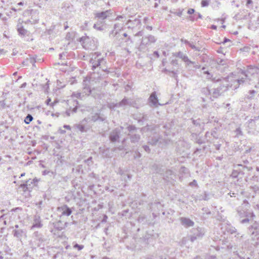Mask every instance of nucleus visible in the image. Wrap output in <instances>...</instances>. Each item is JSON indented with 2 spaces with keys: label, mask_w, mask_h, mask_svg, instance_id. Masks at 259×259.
<instances>
[{
  "label": "nucleus",
  "mask_w": 259,
  "mask_h": 259,
  "mask_svg": "<svg viewBox=\"0 0 259 259\" xmlns=\"http://www.w3.org/2000/svg\"><path fill=\"white\" fill-rule=\"evenodd\" d=\"M80 41L81 42L83 47L86 50L93 49L94 46L91 44V40L88 36H83L80 38Z\"/></svg>",
  "instance_id": "6"
},
{
  "label": "nucleus",
  "mask_w": 259,
  "mask_h": 259,
  "mask_svg": "<svg viewBox=\"0 0 259 259\" xmlns=\"http://www.w3.org/2000/svg\"><path fill=\"white\" fill-rule=\"evenodd\" d=\"M105 119L106 117L100 116V115L98 113H96L91 117V120L93 121V122H95L98 120L101 121H104V120H105Z\"/></svg>",
  "instance_id": "18"
},
{
  "label": "nucleus",
  "mask_w": 259,
  "mask_h": 259,
  "mask_svg": "<svg viewBox=\"0 0 259 259\" xmlns=\"http://www.w3.org/2000/svg\"><path fill=\"white\" fill-rule=\"evenodd\" d=\"M174 56L181 59L186 64L189 65V64H194L195 62L190 61L186 54L183 53L182 52H179L174 54Z\"/></svg>",
  "instance_id": "8"
},
{
  "label": "nucleus",
  "mask_w": 259,
  "mask_h": 259,
  "mask_svg": "<svg viewBox=\"0 0 259 259\" xmlns=\"http://www.w3.org/2000/svg\"><path fill=\"white\" fill-rule=\"evenodd\" d=\"M73 248H77L78 250H81L84 248V246L82 245H79L77 243H75L73 246Z\"/></svg>",
  "instance_id": "33"
},
{
  "label": "nucleus",
  "mask_w": 259,
  "mask_h": 259,
  "mask_svg": "<svg viewBox=\"0 0 259 259\" xmlns=\"http://www.w3.org/2000/svg\"><path fill=\"white\" fill-rule=\"evenodd\" d=\"M183 11V10H179L177 12L175 13V14L177 16L181 17L182 15Z\"/></svg>",
  "instance_id": "47"
},
{
  "label": "nucleus",
  "mask_w": 259,
  "mask_h": 259,
  "mask_svg": "<svg viewBox=\"0 0 259 259\" xmlns=\"http://www.w3.org/2000/svg\"><path fill=\"white\" fill-rule=\"evenodd\" d=\"M201 92L206 95H210L211 94V92L209 89L207 88H203L201 89Z\"/></svg>",
  "instance_id": "30"
},
{
  "label": "nucleus",
  "mask_w": 259,
  "mask_h": 259,
  "mask_svg": "<svg viewBox=\"0 0 259 259\" xmlns=\"http://www.w3.org/2000/svg\"><path fill=\"white\" fill-rule=\"evenodd\" d=\"M249 221V219L248 218H246L245 219H243L241 221H240V223H242V224H245V223H248Z\"/></svg>",
  "instance_id": "50"
},
{
  "label": "nucleus",
  "mask_w": 259,
  "mask_h": 259,
  "mask_svg": "<svg viewBox=\"0 0 259 259\" xmlns=\"http://www.w3.org/2000/svg\"><path fill=\"white\" fill-rule=\"evenodd\" d=\"M129 25L128 27H134L133 25H135L136 26H140L141 22L140 20L138 19H135L134 20H128L127 23Z\"/></svg>",
  "instance_id": "20"
},
{
  "label": "nucleus",
  "mask_w": 259,
  "mask_h": 259,
  "mask_svg": "<svg viewBox=\"0 0 259 259\" xmlns=\"http://www.w3.org/2000/svg\"><path fill=\"white\" fill-rule=\"evenodd\" d=\"M130 105V102L125 98L123 99L120 102L117 103L118 108H122L123 109H124L126 106Z\"/></svg>",
  "instance_id": "15"
},
{
  "label": "nucleus",
  "mask_w": 259,
  "mask_h": 259,
  "mask_svg": "<svg viewBox=\"0 0 259 259\" xmlns=\"http://www.w3.org/2000/svg\"><path fill=\"white\" fill-rule=\"evenodd\" d=\"M93 27L97 30L103 31L104 29V26L99 23H96L94 25Z\"/></svg>",
  "instance_id": "25"
},
{
  "label": "nucleus",
  "mask_w": 259,
  "mask_h": 259,
  "mask_svg": "<svg viewBox=\"0 0 259 259\" xmlns=\"http://www.w3.org/2000/svg\"><path fill=\"white\" fill-rule=\"evenodd\" d=\"M134 158H138L141 157V154L138 151H135V154L134 156Z\"/></svg>",
  "instance_id": "40"
},
{
  "label": "nucleus",
  "mask_w": 259,
  "mask_h": 259,
  "mask_svg": "<svg viewBox=\"0 0 259 259\" xmlns=\"http://www.w3.org/2000/svg\"><path fill=\"white\" fill-rule=\"evenodd\" d=\"M148 143L152 145H156L157 143H161V139L156 137H152L149 140Z\"/></svg>",
  "instance_id": "21"
},
{
  "label": "nucleus",
  "mask_w": 259,
  "mask_h": 259,
  "mask_svg": "<svg viewBox=\"0 0 259 259\" xmlns=\"http://www.w3.org/2000/svg\"><path fill=\"white\" fill-rule=\"evenodd\" d=\"M222 90V87H220L217 89H212V92H211V94L210 95L211 96V97L210 98V99L211 100H213L212 98H218L221 95V93H220V91H221Z\"/></svg>",
  "instance_id": "13"
},
{
  "label": "nucleus",
  "mask_w": 259,
  "mask_h": 259,
  "mask_svg": "<svg viewBox=\"0 0 259 259\" xmlns=\"http://www.w3.org/2000/svg\"><path fill=\"white\" fill-rule=\"evenodd\" d=\"M192 122L193 124L196 125V126H200V120L199 119H198L197 120H193Z\"/></svg>",
  "instance_id": "36"
},
{
  "label": "nucleus",
  "mask_w": 259,
  "mask_h": 259,
  "mask_svg": "<svg viewBox=\"0 0 259 259\" xmlns=\"http://www.w3.org/2000/svg\"><path fill=\"white\" fill-rule=\"evenodd\" d=\"M143 148L147 152L150 153V149L149 148V146L147 145L143 146Z\"/></svg>",
  "instance_id": "49"
},
{
  "label": "nucleus",
  "mask_w": 259,
  "mask_h": 259,
  "mask_svg": "<svg viewBox=\"0 0 259 259\" xmlns=\"http://www.w3.org/2000/svg\"><path fill=\"white\" fill-rule=\"evenodd\" d=\"M46 239L44 236L38 232H35L32 236V240L30 241V245L32 248L36 247L44 248L45 245Z\"/></svg>",
  "instance_id": "2"
},
{
  "label": "nucleus",
  "mask_w": 259,
  "mask_h": 259,
  "mask_svg": "<svg viewBox=\"0 0 259 259\" xmlns=\"http://www.w3.org/2000/svg\"><path fill=\"white\" fill-rule=\"evenodd\" d=\"M237 213L240 218L246 216V212L242 209L238 208L237 209Z\"/></svg>",
  "instance_id": "29"
},
{
  "label": "nucleus",
  "mask_w": 259,
  "mask_h": 259,
  "mask_svg": "<svg viewBox=\"0 0 259 259\" xmlns=\"http://www.w3.org/2000/svg\"><path fill=\"white\" fill-rule=\"evenodd\" d=\"M121 28L122 27L120 24L116 23L114 24V28L115 30H120Z\"/></svg>",
  "instance_id": "38"
},
{
  "label": "nucleus",
  "mask_w": 259,
  "mask_h": 259,
  "mask_svg": "<svg viewBox=\"0 0 259 259\" xmlns=\"http://www.w3.org/2000/svg\"><path fill=\"white\" fill-rule=\"evenodd\" d=\"M209 1L207 0H203L201 2V5L202 7H207L209 5Z\"/></svg>",
  "instance_id": "34"
},
{
  "label": "nucleus",
  "mask_w": 259,
  "mask_h": 259,
  "mask_svg": "<svg viewBox=\"0 0 259 259\" xmlns=\"http://www.w3.org/2000/svg\"><path fill=\"white\" fill-rule=\"evenodd\" d=\"M77 110V107H74L72 110H69L66 111V113L68 116H69L70 115L71 112L75 113L76 112Z\"/></svg>",
  "instance_id": "32"
},
{
  "label": "nucleus",
  "mask_w": 259,
  "mask_h": 259,
  "mask_svg": "<svg viewBox=\"0 0 259 259\" xmlns=\"http://www.w3.org/2000/svg\"><path fill=\"white\" fill-rule=\"evenodd\" d=\"M108 107L112 110H115L116 108H118L117 103H115L114 102L108 103Z\"/></svg>",
  "instance_id": "28"
},
{
  "label": "nucleus",
  "mask_w": 259,
  "mask_h": 259,
  "mask_svg": "<svg viewBox=\"0 0 259 259\" xmlns=\"http://www.w3.org/2000/svg\"><path fill=\"white\" fill-rule=\"evenodd\" d=\"M33 120V117L30 114H28L24 119L26 124H29Z\"/></svg>",
  "instance_id": "26"
},
{
  "label": "nucleus",
  "mask_w": 259,
  "mask_h": 259,
  "mask_svg": "<svg viewBox=\"0 0 259 259\" xmlns=\"http://www.w3.org/2000/svg\"><path fill=\"white\" fill-rule=\"evenodd\" d=\"M29 62L30 63H31L33 66L34 65L35 63L36 62V61L34 58H30L29 59Z\"/></svg>",
  "instance_id": "53"
},
{
  "label": "nucleus",
  "mask_w": 259,
  "mask_h": 259,
  "mask_svg": "<svg viewBox=\"0 0 259 259\" xmlns=\"http://www.w3.org/2000/svg\"><path fill=\"white\" fill-rule=\"evenodd\" d=\"M252 1L251 0H247L246 6H248L249 5L251 4Z\"/></svg>",
  "instance_id": "63"
},
{
  "label": "nucleus",
  "mask_w": 259,
  "mask_h": 259,
  "mask_svg": "<svg viewBox=\"0 0 259 259\" xmlns=\"http://www.w3.org/2000/svg\"><path fill=\"white\" fill-rule=\"evenodd\" d=\"M141 44L144 45H147L150 44V43H149L148 40H147V38H146V37H145L143 38L142 41H141Z\"/></svg>",
  "instance_id": "35"
},
{
  "label": "nucleus",
  "mask_w": 259,
  "mask_h": 259,
  "mask_svg": "<svg viewBox=\"0 0 259 259\" xmlns=\"http://www.w3.org/2000/svg\"><path fill=\"white\" fill-rule=\"evenodd\" d=\"M109 138L112 142L117 141L119 138V132L117 130L113 131L110 135Z\"/></svg>",
  "instance_id": "12"
},
{
  "label": "nucleus",
  "mask_w": 259,
  "mask_h": 259,
  "mask_svg": "<svg viewBox=\"0 0 259 259\" xmlns=\"http://www.w3.org/2000/svg\"><path fill=\"white\" fill-rule=\"evenodd\" d=\"M143 35V32L142 31H139L138 32H137L135 35L136 36H141Z\"/></svg>",
  "instance_id": "57"
},
{
  "label": "nucleus",
  "mask_w": 259,
  "mask_h": 259,
  "mask_svg": "<svg viewBox=\"0 0 259 259\" xmlns=\"http://www.w3.org/2000/svg\"><path fill=\"white\" fill-rule=\"evenodd\" d=\"M189 46L193 49H195L196 50H198V49H197L196 47L193 45V44H192L191 43H189Z\"/></svg>",
  "instance_id": "56"
},
{
  "label": "nucleus",
  "mask_w": 259,
  "mask_h": 259,
  "mask_svg": "<svg viewBox=\"0 0 259 259\" xmlns=\"http://www.w3.org/2000/svg\"><path fill=\"white\" fill-rule=\"evenodd\" d=\"M84 91L83 92V93H84L87 95H89L90 94H91L92 91L90 90H89L88 88H84Z\"/></svg>",
  "instance_id": "45"
},
{
  "label": "nucleus",
  "mask_w": 259,
  "mask_h": 259,
  "mask_svg": "<svg viewBox=\"0 0 259 259\" xmlns=\"http://www.w3.org/2000/svg\"><path fill=\"white\" fill-rule=\"evenodd\" d=\"M42 225L41 223L40 218L39 216L35 215L34 219V223L31 227V229L34 228H40L42 227Z\"/></svg>",
  "instance_id": "14"
},
{
  "label": "nucleus",
  "mask_w": 259,
  "mask_h": 259,
  "mask_svg": "<svg viewBox=\"0 0 259 259\" xmlns=\"http://www.w3.org/2000/svg\"><path fill=\"white\" fill-rule=\"evenodd\" d=\"M63 127L65 128H66L67 130H71V127L69 125H64L63 126Z\"/></svg>",
  "instance_id": "61"
},
{
  "label": "nucleus",
  "mask_w": 259,
  "mask_h": 259,
  "mask_svg": "<svg viewBox=\"0 0 259 259\" xmlns=\"http://www.w3.org/2000/svg\"><path fill=\"white\" fill-rule=\"evenodd\" d=\"M67 223L63 224L61 221H59L55 224V227L58 230H62L67 226Z\"/></svg>",
  "instance_id": "22"
},
{
  "label": "nucleus",
  "mask_w": 259,
  "mask_h": 259,
  "mask_svg": "<svg viewBox=\"0 0 259 259\" xmlns=\"http://www.w3.org/2000/svg\"><path fill=\"white\" fill-rule=\"evenodd\" d=\"M57 210L61 213V216H69L72 212V209L66 204L58 207Z\"/></svg>",
  "instance_id": "7"
},
{
  "label": "nucleus",
  "mask_w": 259,
  "mask_h": 259,
  "mask_svg": "<svg viewBox=\"0 0 259 259\" xmlns=\"http://www.w3.org/2000/svg\"><path fill=\"white\" fill-rule=\"evenodd\" d=\"M145 219L146 218L144 216H140L138 218V221L140 222H143Z\"/></svg>",
  "instance_id": "52"
},
{
  "label": "nucleus",
  "mask_w": 259,
  "mask_h": 259,
  "mask_svg": "<svg viewBox=\"0 0 259 259\" xmlns=\"http://www.w3.org/2000/svg\"><path fill=\"white\" fill-rule=\"evenodd\" d=\"M209 199V195L205 192L202 199L204 200H208Z\"/></svg>",
  "instance_id": "41"
},
{
  "label": "nucleus",
  "mask_w": 259,
  "mask_h": 259,
  "mask_svg": "<svg viewBox=\"0 0 259 259\" xmlns=\"http://www.w3.org/2000/svg\"><path fill=\"white\" fill-rule=\"evenodd\" d=\"M211 80L213 82H218L221 80V79L219 78L217 79L215 77H212Z\"/></svg>",
  "instance_id": "54"
},
{
  "label": "nucleus",
  "mask_w": 259,
  "mask_h": 259,
  "mask_svg": "<svg viewBox=\"0 0 259 259\" xmlns=\"http://www.w3.org/2000/svg\"><path fill=\"white\" fill-rule=\"evenodd\" d=\"M256 92L254 90H250L248 92V95H247L246 98L248 99H251L253 98L255 95Z\"/></svg>",
  "instance_id": "27"
},
{
  "label": "nucleus",
  "mask_w": 259,
  "mask_h": 259,
  "mask_svg": "<svg viewBox=\"0 0 259 259\" xmlns=\"http://www.w3.org/2000/svg\"><path fill=\"white\" fill-rule=\"evenodd\" d=\"M180 221L181 224L186 228L192 227L194 224V223L192 220L187 218H180Z\"/></svg>",
  "instance_id": "11"
},
{
  "label": "nucleus",
  "mask_w": 259,
  "mask_h": 259,
  "mask_svg": "<svg viewBox=\"0 0 259 259\" xmlns=\"http://www.w3.org/2000/svg\"><path fill=\"white\" fill-rule=\"evenodd\" d=\"M257 224H254L253 225H252L251 227L249 228V231L250 233L252 234H254L255 233H257V231H255L257 230Z\"/></svg>",
  "instance_id": "24"
},
{
  "label": "nucleus",
  "mask_w": 259,
  "mask_h": 259,
  "mask_svg": "<svg viewBox=\"0 0 259 259\" xmlns=\"http://www.w3.org/2000/svg\"><path fill=\"white\" fill-rule=\"evenodd\" d=\"M171 64L173 65L177 66L178 65V61L177 59H174L171 60Z\"/></svg>",
  "instance_id": "48"
},
{
  "label": "nucleus",
  "mask_w": 259,
  "mask_h": 259,
  "mask_svg": "<svg viewBox=\"0 0 259 259\" xmlns=\"http://www.w3.org/2000/svg\"><path fill=\"white\" fill-rule=\"evenodd\" d=\"M171 72L172 73H173V74H174V77H175V78H176V77H177V73L176 72H175L174 71H172Z\"/></svg>",
  "instance_id": "64"
},
{
  "label": "nucleus",
  "mask_w": 259,
  "mask_h": 259,
  "mask_svg": "<svg viewBox=\"0 0 259 259\" xmlns=\"http://www.w3.org/2000/svg\"><path fill=\"white\" fill-rule=\"evenodd\" d=\"M12 233L14 236L20 241H21L22 238H26L27 237L26 230L23 229H14Z\"/></svg>",
  "instance_id": "5"
},
{
  "label": "nucleus",
  "mask_w": 259,
  "mask_h": 259,
  "mask_svg": "<svg viewBox=\"0 0 259 259\" xmlns=\"http://www.w3.org/2000/svg\"><path fill=\"white\" fill-rule=\"evenodd\" d=\"M46 103L47 105H51L52 106H53L54 105V104H55V102H54V103H51V99L50 98H49L47 100H46Z\"/></svg>",
  "instance_id": "42"
},
{
  "label": "nucleus",
  "mask_w": 259,
  "mask_h": 259,
  "mask_svg": "<svg viewBox=\"0 0 259 259\" xmlns=\"http://www.w3.org/2000/svg\"><path fill=\"white\" fill-rule=\"evenodd\" d=\"M127 128L128 131L131 132L136 130V127L134 125H129L127 126Z\"/></svg>",
  "instance_id": "37"
},
{
  "label": "nucleus",
  "mask_w": 259,
  "mask_h": 259,
  "mask_svg": "<svg viewBox=\"0 0 259 259\" xmlns=\"http://www.w3.org/2000/svg\"><path fill=\"white\" fill-rule=\"evenodd\" d=\"M235 133H236V136H237L239 135H242V132L240 129V128H239V127L236 128V130H235Z\"/></svg>",
  "instance_id": "39"
},
{
  "label": "nucleus",
  "mask_w": 259,
  "mask_h": 259,
  "mask_svg": "<svg viewBox=\"0 0 259 259\" xmlns=\"http://www.w3.org/2000/svg\"><path fill=\"white\" fill-rule=\"evenodd\" d=\"M212 77V75L210 73H208V75L206 76V79H211Z\"/></svg>",
  "instance_id": "58"
},
{
  "label": "nucleus",
  "mask_w": 259,
  "mask_h": 259,
  "mask_svg": "<svg viewBox=\"0 0 259 259\" xmlns=\"http://www.w3.org/2000/svg\"><path fill=\"white\" fill-rule=\"evenodd\" d=\"M221 145V144H215L214 146L215 147V148L217 150H219L220 148Z\"/></svg>",
  "instance_id": "55"
},
{
  "label": "nucleus",
  "mask_w": 259,
  "mask_h": 259,
  "mask_svg": "<svg viewBox=\"0 0 259 259\" xmlns=\"http://www.w3.org/2000/svg\"><path fill=\"white\" fill-rule=\"evenodd\" d=\"M242 74L243 76H242L241 78L236 79L235 81H236L239 85L243 83H247L249 84L250 78L249 77L248 74L246 73V72L242 71Z\"/></svg>",
  "instance_id": "9"
},
{
  "label": "nucleus",
  "mask_w": 259,
  "mask_h": 259,
  "mask_svg": "<svg viewBox=\"0 0 259 259\" xmlns=\"http://www.w3.org/2000/svg\"><path fill=\"white\" fill-rule=\"evenodd\" d=\"M189 185L191 187H193V186L197 187V181L195 180H194L192 182H191L189 184Z\"/></svg>",
  "instance_id": "43"
},
{
  "label": "nucleus",
  "mask_w": 259,
  "mask_h": 259,
  "mask_svg": "<svg viewBox=\"0 0 259 259\" xmlns=\"http://www.w3.org/2000/svg\"><path fill=\"white\" fill-rule=\"evenodd\" d=\"M251 188L254 192H256L259 190V187L257 185L252 186L251 187Z\"/></svg>",
  "instance_id": "44"
},
{
  "label": "nucleus",
  "mask_w": 259,
  "mask_h": 259,
  "mask_svg": "<svg viewBox=\"0 0 259 259\" xmlns=\"http://www.w3.org/2000/svg\"><path fill=\"white\" fill-rule=\"evenodd\" d=\"M90 63L91 64L92 70L94 71L96 68H99L103 71L107 70L106 61L101 56L100 53L96 52L92 55Z\"/></svg>",
  "instance_id": "1"
},
{
  "label": "nucleus",
  "mask_w": 259,
  "mask_h": 259,
  "mask_svg": "<svg viewBox=\"0 0 259 259\" xmlns=\"http://www.w3.org/2000/svg\"><path fill=\"white\" fill-rule=\"evenodd\" d=\"M149 101L151 102L154 105H156L158 103V98L156 95L155 92H153L150 95L149 99Z\"/></svg>",
  "instance_id": "19"
},
{
  "label": "nucleus",
  "mask_w": 259,
  "mask_h": 259,
  "mask_svg": "<svg viewBox=\"0 0 259 259\" xmlns=\"http://www.w3.org/2000/svg\"><path fill=\"white\" fill-rule=\"evenodd\" d=\"M172 175V171L170 170H166L165 172V176L166 177H168V176H170Z\"/></svg>",
  "instance_id": "46"
},
{
  "label": "nucleus",
  "mask_w": 259,
  "mask_h": 259,
  "mask_svg": "<svg viewBox=\"0 0 259 259\" xmlns=\"http://www.w3.org/2000/svg\"><path fill=\"white\" fill-rule=\"evenodd\" d=\"M37 182V180L35 179H29L27 180L25 184H21L20 188H22L24 191H30L32 188L35 186V183Z\"/></svg>",
  "instance_id": "3"
},
{
  "label": "nucleus",
  "mask_w": 259,
  "mask_h": 259,
  "mask_svg": "<svg viewBox=\"0 0 259 259\" xmlns=\"http://www.w3.org/2000/svg\"><path fill=\"white\" fill-rule=\"evenodd\" d=\"M146 38H147V40H148L150 44L152 42H154L156 40L155 37L154 36L149 35L148 36H146Z\"/></svg>",
  "instance_id": "31"
},
{
  "label": "nucleus",
  "mask_w": 259,
  "mask_h": 259,
  "mask_svg": "<svg viewBox=\"0 0 259 259\" xmlns=\"http://www.w3.org/2000/svg\"><path fill=\"white\" fill-rule=\"evenodd\" d=\"M193 65H194V68H195V69H199V68H200V65H198V64H196L195 63Z\"/></svg>",
  "instance_id": "60"
},
{
  "label": "nucleus",
  "mask_w": 259,
  "mask_h": 259,
  "mask_svg": "<svg viewBox=\"0 0 259 259\" xmlns=\"http://www.w3.org/2000/svg\"><path fill=\"white\" fill-rule=\"evenodd\" d=\"M17 30L19 34L24 36L27 34V30L24 28L22 24L20 22L17 24Z\"/></svg>",
  "instance_id": "16"
},
{
  "label": "nucleus",
  "mask_w": 259,
  "mask_h": 259,
  "mask_svg": "<svg viewBox=\"0 0 259 259\" xmlns=\"http://www.w3.org/2000/svg\"><path fill=\"white\" fill-rule=\"evenodd\" d=\"M195 10L193 9H189L187 11V13L190 15L193 14Z\"/></svg>",
  "instance_id": "51"
},
{
  "label": "nucleus",
  "mask_w": 259,
  "mask_h": 259,
  "mask_svg": "<svg viewBox=\"0 0 259 259\" xmlns=\"http://www.w3.org/2000/svg\"><path fill=\"white\" fill-rule=\"evenodd\" d=\"M192 232L193 235L190 236L191 242H194L197 238H201L204 234L203 230L201 228H193Z\"/></svg>",
  "instance_id": "4"
},
{
  "label": "nucleus",
  "mask_w": 259,
  "mask_h": 259,
  "mask_svg": "<svg viewBox=\"0 0 259 259\" xmlns=\"http://www.w3.org/2000/svg\"><path fill=\"white\" fill-rule=\"evenodd\" d=\"M59 133L61 134H64L66 133V131L65 130H63L61 128H60L59 130Z\"/></svg>",
  "instance_id": "59"
},
{
  "label": "nucleus",
  "mask_w": 259,
  "mask_h": 259,
  "mask_svg": "<svg viewBox=\"0 0 259 259\" xmlns=\"http://www.w3.org/2000/svg\"><path fill=\"white\" fill-rule=\"evenodd\" d=\"M111 15V10H107L104 12L97 13L95 14V18L101 20H104Z\"/></svg>",
  "instance_id": "10"
},
{
  "label": "nucleus",
  "mask_w": 259,
  "mask_h": 259,
  "mask_svg": "<svg viewBox=\"0 0 259 259\" xmlns=\"http://www.w3.org/2000/svg\"><path fill=\"white\" fill-rule=\"evenodd\" d=\"M87 122V121L84 119L80 123L75 125V127L81 132H85L87 131V129L84 126V123Z\"/></svg>",
  "instance_id": "17"
},
{
  "label": "nucleus",
  "mask_w": 259,
  "mask_h": 259,
  "mask_svg": "<svg viewBox=\"0 0 259 259\" xmlns=\"http://www.w3.org/2000/svg\"><path fill=\"white\" fill-rule=\"evenodd\" d=\"M140 139V136L138 134L131 135L130 136L131 141L132 143H137Z\"/></svg>",
  "instance_id": "23"
},
{
  "label": "nucleus",
  "mask_w": 259,
  "mask_h": 259,
  "mask_svg": "<svg viewBox=\"0 0 259 259\" xmlns=\"http://www.w3.org/2000/svg\"><path fill=\"white\" fill-rule=\"evenodd\" d=\"M204 209H205V211L207 214H210V211L209 210H207L206 208H203V210H204Z\"/></svg>",
  "instance_id": "62"
}]
</instances>
